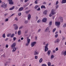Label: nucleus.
I'll use <instances>...</instances> for the list:
<instances>
[{"instance_id":"57","label":"nucleus","mask_w":66,"mask_h":66,"mask_svg":"<svg viewBox=\"0 0 66 66\" xmlns=\"http://www.w3.org/2000/svg\"><path fill=\"white\" fill-rule=\"evenodd\" d=\"M46 4L47 3H46V2H44L43 3V4Z\"/></svg>"},{"instance_id":"11","label":"nucleus","mask_w":66,"mask_h":66,"mask_svg":"<svg viewBox=\"0 0 66 66\" xmlns=\"http://www.w3.org/2000/svg\"><path fill=\"white\" fill-rule=\"evenodd\" d=\"M48 12V11L47 10H45L43 12V14L44 15H47V12Z\"/></svg>"},{"instance_id":"3","label":"nucleus","mask_w":66,"mask_h":66,"mask_svg":"<svg viewBox=\"0 0 66 66\" xmlns=\"http://www.w3.org/2000/svg\"><path fill=\"white\" fill-rule=\"evenodd\" d=\"M13 26H14V30H17V29H18V26L16 24H14L13 25Z\"/></svg>"},{"instance_id":"64","label":"nucleus","mask_w":66,"mask_h":66,"mask_svg":"<svg viewBox=\"0 0 66 66\" xmlns=\"http://www.w3.org/2000/svg\"><path fill=\"white\" fill-rule=\"evenodd\" d=\"M26 7V5H24L23 6V7H24H24Z\"/></svg>"},{"instance_id":"38","label":"nucleus","mask_w":66,"mask_h":66,"mask_svg":"<svg viewBox=\"0 0 66 66\" xmlns=\"http://www.w3.org/2000/svg\"><path fill=\"white\" fill-rule=\"evenodd\" d=\"M9 21V19H6V20H5V22H6V21Z\"/></svg>"},{"instance_id":"29","label":"nucleus","mask_w":66,"mask_h":66,"mask_svg":"<svg viewBox=\"0 0 66 66\" xmlns=\"http://www.w3.org/2000/svg\"><path fill=\"white\" fill-rule=\"evenodd\" d=\"M11 35V34H8L7 35V37H10V36Z\"/></svg>"},{"instance_id":"31","label":"nucleus","mask_w":66,"mask_h":66,"mask_svg":"<svg viewBox=\"0 0 66 66\" xmlns=\"http://www.w3.org/2000/svg\"><path fill=\"white\" fill-rule=\"evenodd\" d=\"M14 35H14V34H13L11 36V37H13L14 36Z\"/></svg>"},{"instance_id":"21","label":"nucleus","mask_w":66,"mask_h":66,"mask_svg":"<svg viewBox=\"0 0 66 66\" xmlns=\"http://www.w3.org/2000/svg\"><path fill=\"white\" fill-rule=\"evenodd\" d=\"M27 40L28 42V44H30V39H27Z\"/></svg>"},{"instance_id":"17","label":"nucleus","mask_w":66,"mask_h":66,"mask_svg":"<svg viewBox=\"0 0 66 66\" xmlns=\"http://www.w3.org/2000/svg\"><path fill=\"white\" fill-rule=\"evenodd\" d=\"M54 57V55H51V59H53Z\"/></svg>"},{"instance_id":"30","label":"nucleus","mask_w":66,"mask_h":66,"mask_svg":"<svg viewBox=\"0 0 66 66\" xmlns=\"http://www.w3.org/2000/svg\"><path fill=\"white\" fill-rule=\"evenodd\" d=\"M66 27V23H65L64 24L63 26V28H65Z\"/></svg>"},{"instance_id":"14","label":"nucleus","mask_w":66,"mask_h":66,"mask_svg":"<svg viewBox=\"0 0 66 66\" xmlns=\"http://www.w3.org/2000/svg\"><path fill=\"white\" fill-rule=\"evenodd\" d=\"M49 31V28L47 27L45 30V32H48Z\"/></svg>"},{"instance_id":"13","label":"nucleus","mask_w":66,"mask_h":66,"mask_svg":"<svg viewBox=\"0 0 66 66\" xmlns=\"http://www.w3.org/2000/svg\"><path fill=\"white\" fill-rule=\"evenodd\" d=\"M39 54V53H38V52L36 51L35 52L34 55H37V54Z\"/></svg>"},{"instance_id":"54","label":"nucleus","mask_w":66,"mask_h":66,"mask_svg":"<svg viewBox=\"0 0 66 66\" xmlns=\"http://www.w3.org/2000/svg\"><path fill=\"white\" fill-rule=\"evenodd\" d=\"M58 50H59V49H58V48L57 47H56L55 49V51H57Z\"/></svg>"},{"instance_id":"10","label":"nucleus","mask_w":66,"mask_h":66,"mask_svg":"<svg viewBox=\"0 0 66 66\" xmlns=\"http://www.w3.org/2000/svg\"><path fill=\"white\" fill-rule=\"evenodd\" d=\"M59 18L60 19V22H63V18L60 17H59Z\"/></svg>"},{"instance_id":"23","label":"nucleus","mask_w":66,"mask_h":66,"mask_svg":"<svg viewBox=\"0 0 66 66\" xmlns=\"http://www.w3.org/2000/svg\"><path fill=\"white\" fill-rule=\"evenodd\" d=\"M42 62H43V59H42V58H41L39 60V62L40 63H41Z\"/></svg>"},{"instance_id":"43","label":"nucleus","mask_w":66,"mask_h":66,"mask_svg":"<svg viewBox=\"0 0 66 66\" xmlns=\"http://www.w3.org/2000/svg\"><path fill=\"white\" fill-rule=\"evenodd\" d=\"M57 36H58V35H57V34H56L55 36V37H56V38L57 37Z\"/></svg>"},{"instance_id":"33","label":"nucleus","mask_w":66,"mask_h":66,"mask_svg":"<svg viewBox=\"0 0 66 66\" xmlns=\"http://www.w3.org/2000/svg\"><path fill=\"white\" fill-rule=\"evenodd\" d=\"M30 11H26L25 12V13L26 14H28V13H29V12Z\"/></svg>"},{"instance_id":"6","label":"nucleus","mask_w":66,"mask_h":66,"mask_svg":"<svg viewBox=\"0 0 66 66\" xmlns=\"http://www.w3.org/2000/svg\"><path fill=\"white\" fill-rule=\"evenodd\" d=\"M36 44V42H32L31 44V47H33Z\"/></svg>"},{"instance_id":"9","label":"nucleus","mask_w":66,"mask_h":66,"mask_svg":"<svg viewBox=\"0 0 66 66\" xmlns=\"http://www.w3.org/2000/svg\"><path fill=\"white\" fill-rule=\"evenodd\" d=\"M60 41V40L59 39H57L54 42L55 43H59Z\"/></svg>"},{"instance_id":"46","label":"nucleus","mask_w":66,"mask_h":66,"mask_svg":"<svg viewBox=\"0 0 66 66\" xmlns=\"http://www.w3.org/2000/svg\"><path fill=\"white\" fill-rule=\"evenodd\" d=\"M42 66H47V65L45 64H42Z\"/></svg>"},{"instance_id":"47","label":"nucleus","mask_w":66,"mask_h":66,"mask_svg":"<svg viewBox=\"0 0 66 66\" xmlns=\"http://www.w3.org/2000/svg\"><path fill=\"white\" fill-rule=\"evenodd\" d=\"M35 59H37V58H38V57H37V56H35Z\"/></svg>"},{"instance_id":"44","label":"nucleus","mask_w":66,"mask_h":66,"mask_svg":"<svg viewBox=\"0 0 66 66\" xmlns=\"http://www.w3.org/2000/svg\"><path fill=\"white\" fill-rule=\"evenodd\" d=\"M37 11H40V7H38V8L37 10Z\"/></svg>"},{"instance_id":"4","label":"nucleus","mask_w":66,"mask_h":66,"mask_svg":"<svg viewBox=\"0 0 66 66\" xmlns=\"http://www.w3.org/2000/svg\"><path fill=\"white\" fill-rule=\"evenodd\" d=\"M16 44L15 43H13L11 45V47H12V49H13L15 47V46H16Z\"/></svg>"},{"instance_id":"48","label":"nucleus","mask_w":66,"mask_h":66,"mask_svg":"<svg viewBox=\"0 0 66 66\" xmlns=\"http://www.w3.org/2000/svg\"><path fill=\"white\" fill-rule=\"evenodd\" d=\"M15 15V13H13L10 16V17H12V16H14Z\"/></svg>"},{"instance_id":"52","label":"nucleus","mask_w":66,"mask_h":66,"mask_svg":"<svg viewBox=\"0 0 66 66\" xmlns=\"http://www.w3.org/2000/svg\"><path fill=\"white\" fill-rule=\"evenodd\" d=\"M2 56H3L4 57H5V55L4 54L2 55Z\"/></svg>"},{"instance_id":"34","label":"nucleus","mask_w":66,"mask_h":66,"mask_svg":"<svg viewBox=\"0 0 66 66\" xmlns=\"http://www.w3.org/2000/svg\"><path fill=\"white\" fill-rule=\"evenodd\" d=\"M59 6L58 5H56L55 6V7L56 9H57L58 7H59Z\"/></svg>"},{"instance_id":"25","label":"nucleus","mask_w":66,"mask_h":66,"mask_svg":"<svg viewBox=\"0 0 66 66\" xmlns=\"http://www.w3.org/2000/svg\"><path fill=\"white\" fill-rule=\"evenodd\" d=\"M14 8H15V6H13L12 8L10 9L9 10H13Z\"/></svg>"},{"instance_id":"58","label":"nucleus","mask_w":66,"mask_h":66,"mask_svg":"<svg viewBox=\"0 0 66 66\" xmlns=\"http://www.w3.org/2000/svg\"><path fill=\"white\" fill-rule=\"evenodd\" d=\"M15 19L17 21L18 20V19H17V18L16 17L15 18Z\"/></svg>"},{"instance_id":"42","label":"nucleus","mask_w":66,"mask_h":66,"mask_svg":"<svg viewBox=\"0 0 66 66\" xmlns=\"http://www.w3.org/2000/svg\"><path fill=\"white\" fill-rule=\"evenodd\" d=\"M37 36H36L35 37V40H37Z\"/></svg>"},{"instance_id":"55","label":"nucleus","mask_w":66,"mask_h":66,"mask_svg":"<svg viewBox=\"0 0 66 66\" xmlns=\"http://www.w3.org/2000/svg\"><path fill=\"white\" fill-rule=\"evenodd\" d=\"M59 3V2L58 1H57L56 2V5H57Z\"/></svg>"},{"instance_id":"26","label":"nucleus","mask_w":66,"mask_h":66,"mask_svg":"<svg viewBox=\"0 0 66 66\" xmlns=\"http://www.w3.org/2000/svg\"><path fill=\"white\" fill-rule=\"evenodd\" d=\"M2 37L4 38H5V33H4L3 34Z\"/></svg>"},{"instance_id":"16","label":"nucleus","mask_w":66,"mask_h":66,"mask_svg":"<svg viewBox=\"0 0 66 66\" xmlns=\"http://www.w3.org/2000/svg\"><path fill=\"white\" fill-rule=\"evenodd\" d=\"M16 50V47H14L12 50L13 52H15Z\"/></svg>"},{"instance_id":"1","label":"nucleus","mask_w":66,"mask_h":66,"mask_svg":"<svg viewBox=\"0 0 66 66\" xmlns=\"http://www.w3.org/2000/svg\"><path fill=\"white\" fill-rule=\"evenodd\" d=\"M48 45H49V44L47 43L46 44V45L45 46V52H46L48 50Z\"/></svg>"},{"instance_id":"35","label":"nucleus","mask_w":66,"mask_h":66,"mask_svg":"<svg viewBox=\"0 0 66 66\" xmlns=\"http://www.w3.org/2000/svg\"><path fill=\"white\" fill-rule=\"evenodd\" d=\"M56 13V12H52V15H54V14H55Z\"/></svg>"},{"instance_id":"8","label":"nucleus","mask_w":66,"mask_h":66,"mask_svg":"<svg viewBox=\"0 0 66 66\" xmlns=\"http://www.w3.org/2000/svg\"><path fill=\"white\" fill-rule=\"evenodd\" d=\"M28 20H30L31 19V14H29L28 15Z\"/></svg>"},{"instance_id":"18","label":"nucleus","mask_w":66,"mask_h":66,"mask_svg":"<svg viewBox=\"0 0 66 66\" xmlns=\"http://www.w3.org/2000/svg\"><path fill=\"white\" fill-rule=\"evenodd\" d=\"M21 30H19L18 32V35H20V34H21Z\"/></svg>"},{"instance_id":"49","label":"nucleus","mask_w":66,"mask_h":66,"mask_svg":"<svg viewBox=\"0 0 66 66\" xmlns=\"http://www.w3.org/2000/svg\"><path fill=\"white\" fill-rule=\"evenodd\" d=\"M64 55H66V51H65L64 53Z\"/></svg>"},{"instance_id":"59","label":"nucleus","mask_w":66,"mask_h":66,"mask_svg":"<svg viewBox=\"0 0 66 66\" xmlns=\"http://www.w3.org/2000/svg\"><path fill=\"white\" fill-rule=\"evenodd\" d=\"M41 30V29H39L38 30V32H40V30Z\"/></svg>"},{"instance_id":"20","label":"nucleus","mask_w":66,"mask_h":66,"mask_svg":"<svg viewBox=\"0 0 66 66\" xmlns=\"http://www.w3.org/2000/svg\"><path fill=\"white\" fill-rule=\"evenodd\" d=\"M51 52V51L49 50L47 52L48 55H49V54H50V53Z\"/></svg>"},{"instance_id":"37","label":"nucleus","mask_w":66,"mask_h":66,"mask_svg":"<svg viewBox=\"0 0 66 66\" xmlns=\"http://www.w3.org/2000/svg\"><path fill=\"white\" fill-rule=\"evenodd\" d=\"M29 44L28 43H26L25 44V45L26 46H29Z\"/></svg>"},{"instance_id":"56","label":"nucleus","mask_w":66,"mask_h":66,"mask_svg":"<svg viewBox=\"0 0 66 66\" xmlns=\"http://www.w3.org/2000/svg\"><path fill=\"white\" fill-rule=\"evenodd\" d=\"M40 20H39L38 21H37V22L38 23H39V22H40Z\"/></svg>"},{"instance_id":"62","label":"nucleus","mask_w":66,"mask_h":66,"mask_svg":"<svg viewBox=\"0 0 66 66\" xmlns=\"http://www.w3.org/2000/svg\"><path fill=\"white\" fill-rule=\"evenodd\" d=\"M28 30H26L25 32V33H28Z\"/></svg>"},{"instance_id":"22","label":"nucleus","mask_w":66,"mask_h":66,"mask_svg":"<svg viewBox=\"0 0 66 66\" xmlns=\"http://www.w3.org/2000/svg\"><path fill=\"white\" fill-rule=\"evenodd\" d=\"M47 64L48 65V66H50L51 65V62H48L47 63Z\"/></svg>"},{"instance_id":"2","label":"nucleus","mask_w":66,"mask_h":66,"mask_svg":"<svg viewBox=\"0 0 66 66\" xmlns=\"http://www.w3.org/2000/svg\"><path fill=\"white\" fill-rule=\"evenodd\" d=\"M55 24L57 27H59L60 26L61 23H60V22H55Z\"/></svg>"},{"instance_id":"36","label":"nucleus","mask_w":66,"mask_h":66,"mask_svg":"<svg viewBox=\"0 0 66 66\" xmlns=\"http://www.w3.org/2000/svg\"><path fill=\"white\" fill-rule=\"evenodd\" d=\"M55 12V10L54 9H53L52 10V13H53V12Z\"/></svg>"},{"instance_id":"24","label":"nucleus","mask_w":66,"mask_h":66,"mask_svg":"<svg viewBox=\"0 0 66 66\" xmlns=\"http://www.w3.org/2000/svg\"><path fill=\"white\" fill-rule=\"evenodd\" d=\"M41 9H43L44 8V9H46V7H45V6L42 5L41 6Z\"/></svg>"},{"instance_id":"39","label":"nucleus","mask_w":66,"mask_h":66,"mask_svg":"<svg viewBox=\"0 0 66 66\" xmlns=\"http://www.w3.org/2000/svg\"><path fill=\"white\" fill-rule=\"evenodd\" d=\"M13 40L14 41L15 40H16V37H14L13 38Z\"/></svg>"},{"instance_id":"7","label":"nucleus","mask_w":66,"mask_h":66,"mask_svg":"<svg viewBox=\"0 0 66 66\" xmlns=\"http://www.w3.org/2000/svg\"><path fill=\"white\" fill-rule=\"evenodd\" d=\"M8 1H9V3L10 4H11V5H12V4H13L14 3L13 2V1H12V0H7Z\"/></svg>"},{"instance_id":"45","label":"nucleus","mask_w":66,"mask_h":66,"mask_svg":"<svg viewBox=\"0 0 66 66\" xmlns=\"http://www.w3.org/2000/svg\"><path fill=\"white\" fill-rule=\"evenodd\" d=\"M56 30V29H53V32H54V31H55Z\"/></svg>"},{"instance_id":"32","label":"nucleus","mask_w":66,"mask_h":66,"mask_svg":"<svg viewBox=\"0 0 66 66\" xmlns=\"http://www.w3.org/2000/svg\"><path fill=\"white\" fill-rule=\"evenodd\" d=\"M39 6L38 5H36L35 7V9H36L37 8H38V7Z\"/></svg>"},{"instance_id":"40","label":"nucleus","mask_w":66,"mask_h":66,"mask_svg":"<svg viewBox=\"0 0 66 66\" xmlns=\"http://www.w3.org/2000/svg\"><path fill=\"white\" fill-rule=\"evenodd\" d=\"M18 15L19 16H21V12L18 13Z\"/></svg>"},{"instance_id":"15","label":"nucleus","mask_w":66,"mask_h":66,"mask_svg":"<svg viewBox=\"0 0 66 66\" xmlns=\"http://www.w3.org/2000/svg\"><path fill=\"white\" fill-rule=\"evenodd\" d=\"M23 10V8L22 7H21L19 9V11H22Z\"/></svg>"},{"instance_id":"12","label":"nucleus","mask_w":66,"mask_h":66,"mask_svg":"<svg viewBox=\"0 0 66 66\" xmlns=\"http://www.w3.org/2000/svg\"><path fill=\"white\" fill-rule=\"evenodd\" d=\"M47 20V18H44L43 19L42 21H43V22H46Z\"/></svg>"},{"instance_id":"63","label":"nucleus","mask_w":66,"mask_h":66,"mask_svg":"<svg viewBox=\"0 0 66 66\" xmlns=\"http://www.w3.org/2000/svg\"><path fill=\"white\" fill-rule=\"evenodd\" d=\"M8 39H9V38H7L5 39V41H7V40H8Z\"/></svg>"},{"instance_id":"5","label":"nucleus","mask_w":66,"mask_h":66,"mask_svg":"<svg viewBox=\"0 0 66 66\" xmlns=\"http://www.w3.org/2000/svg\"><path fill=\"white\" fill-rule=\"evenodd\" d=\"M6 6H7V5L6 4H2L1 6L2 7L6 9Z\"/></svg>"},{"instance_id":"61","label":"nucleus","mask_w":66,"mask_h":66,"mask_svg":"<svg viewBox=\"0 0 66 66\" xmlns=\"http://www.w3.org/2000/svg\"><path fill=\"white\" fill-rule=\"evenodd\" d=\"M53 53H55V50H53Z\"/></svg>"},{"instance_id":"27","label":"nucleus","mask_w":66,"mask_h":66,"mask_svg":"<svg viewBox=\"0 0 66 66\" xmlns=\"http://www.w3.org/2000/svg\"><path fill=\"white\" fill-rule=\"evenodd\" d=\"M24 23L26 24H27V23H28V21L25 20L24 22Z\"/></svg>"},{"instance_id":"28","label":"nucleus","mask_w":66,"mask_h":66,"mask_svg":"<svg viewBox=\"0 0 66 66\" xmlns=\"http://www.w3.org/2000/svg\"><path fill=\"white\" fill-rule=\"evenodd\" d=\"M23 28V26H21L19 28V29L21 30V29H22V28Z\"/></svg>"},{"instance_id":"51","label":"nucleus","mask_w":66,"mask_h":66,"mask_svg":"<svg viewBox=\"0 0 66 66\" xmlns=\"http://www.w3.org/2000/svg\"><path fill=\"white\" fill-rule=\"evenodd\" d=\"M9 47V45L7 44H6V48H7Z\"/></svg>"},{"instance_id":"19","label":"nucleus","mask_w":66,"mask_h":66,"mask_svg":"<svg viewBox=\"0 0 66 66\" xmlns=\"http://www.w3.org/2000/svg\"><path fill=\"white\" fill-rule=\"evenodd\" d=\"M62 3H66V0H62Z\"/></svg>"},{"instance_id":"60","label":"nucleus","mask_w":66,"mask_h":66,"mask_svg":"<svg viewBox=\"0 0 66 66\" xmlns=\"http://www.w3.org/2000/svg\"><path fill=\"white\" fill-rule=\"evenodd\" d=\"M8 14V13H6L5 14H4L5 16H6V15H7Z\"/></svg>"},{"instance_id":"41","label":"nucleus","mask_w":66,"mask_h":66,"mask_svg":"<svg viewBox=\"0 0 66 66\" xmlns=\"http://www.w3.org/2000/svg\"><path fill=\"white\" fill-rule=\"evenodd\" d=\"M37 1H38L37 0H36L35 1V4H37L38 3H37Z\"/></svg>"},{"instance_id":"53","label":"nucleus","mask_w":66,"mask_h":66,"mask_svg":"<svg viewBox=\"0 0 66 66\" xmlns=\"http://www.w3.org/2000/svg\"><path fill=\"white\" fill-rule=\"evenodd\" d=\"M52 13L51 14H50L49 15V16H50V17H51V16H52Z\"/></svg>"},{"instance_id":"50","label":"nucleus","mask_w":66,"mask_h":66,"mask_svg":"<svg viewBox=\"0 0 66 66\" xmlns=\"http://www.w3.org/2000/svg\"><path fill=\"white\" fill-rule=\"evenodd\" d=\"M50 25H51V24H52V21H50L49 23Z\"/></svg>"}]
</instances>
